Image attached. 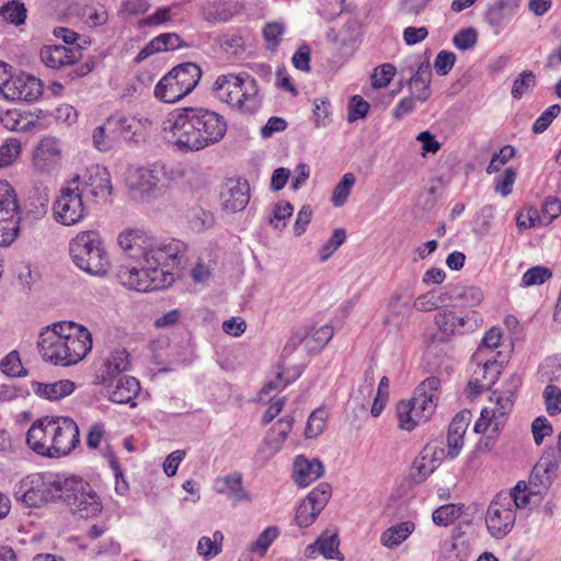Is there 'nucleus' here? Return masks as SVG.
<instances>
[{"label": "nucleus", "instance_id": "nucleus-62", "mask_svg": "<svg viewBox=\"0 0 561 561\" xmlns=\"http://www.w3.org/2000/svg\"><path fill=\"white\" fill-rule=\"evenodd\" d=\"M553 480L546 471L542 472V468L539 469V466L535 465L529 477V485L536 489V494H540L549 490Z\"/></svg>", "mask_w": 561, "mask_h": 561}, {"label": "nucleus", "instance_id": "nucleus-48", "mask_svg": "<svg viewBox=\"0 0 561 561\" xmlns=\"http://www.w3.org/2000/svg\"><path fill=\"white\" fill-rule=\"evenodd\" d=\"M461 513L462 506L445 504L433 512L432 519L435 525L447 527L459 518Z\"/></svg>", "mask_w": 561, "mask_h": 561}, {"label": "nucleus", "instance_id": "nucleus-37", "mask_svg": "<svg viewBox=\"0 0 561 561\" xmlns=\"http://www.w3.org/2000/svg\"><path fill=\"white\" fill-rule=\"evenodd\" d=\"M139 391L140 385L135 377H123L117 381L114 390L110 393V400L119 404L129 403L131 407H135L136 403L134 400Z\"/></svg>", "mask_w": 561, "mask_h": 561}, {"label": "nucleus", "instance_id": "nucleus-24", "mask_svg": "<svg viewBox=\"0 0 561 561\" xmlns=\"http://www.w3.org/2000/svg\"><path fill=\"white\" fill-rule=\"evenodd\" d=\"M471 556V547L465 535L454 529L449 540L440 547L438 561H468Z\"/></svg>", "mask_w": 561, "mask_h": 561}, {"label": "nucleus", "instance_id": "nucleus-13", "mask_svg": "<svg viewBox=\"0 0 561 561\" xmlns=\"http://www.w3.org/2000/svg\"><path fill=\"white\" fill-rule=\"evenodd\" d=\"M440 380L435 377H428L423 380L414 390L411 399L404 400L413 408L414 416L422 423L427 422L435 413L439 396Z\"/></svg>", "mask_w": 561, "mask_h": 561}, {"label": "nucleus", "instance_id": "nucleus-6", "mask_svg": "<svg viewBox=\"0 0 561 561\" xmlns=\"http://www.w3.org/2000/svg\"><path fill=\"white\" fill-rule=\"evenodd\" d=\"M216 96L245 113H255L262 104V96L256 81L245 75H222L214 83Z\"/></svg>", "mask_w": 561, "mask_h": 561}, {"label": "nucleus", "instance_id": "nucleus-1", "mask_svg": "<svg viewBox=\"0 0 561 561\" xmlns=\"http://www.w3.org/2000/svg\"><path fill=\"white\" fill-rule=\"evenodd\" d=\"M163 129L176 151L194 152L218 144L227 133V122L205 107H183L169 115Z\"/></svg>", "mask_w": 561, "mask_h": 561}, {"label": "nucleus", "instance_id": "nucleus-19", "mask_svg": "<svg viewBox=\"0 0 561 561\" xmlns=\"http://www.w3.org/2000/svg\"><path fill=\"white\" fill-rule=\"evenodd\" d=\"M61 159V145L56 137L47 136L39 140L33 152V167L39 172L53 171Z\"/></svg>", "mask_w": 561, "mask_h": 561}, {"label": "nucleus", "instance_id": "nucleus-23", "mask_svg": "<svg viewBox=\"0 0 561 561\" xmlns=\"http://www.w3.org/2000/svg\"><path fill=\"white\" fill-rule=\"evenodd\" d=\"M84 186L90 187V193L96 198H106L112 194V183L106 168L93 164L88 168L82 176Z\"/></svg>", "mask_w": 561, "mask_h": 561}, {"label": "nucleus", "instance_id": "nucleus-22", "mask_svg": "<svg viewBox=\"0 0 561 561\" xmlns=\"http://www.w3.org/2000/svg\"><path fill=\"white\" fill-rule=\"evenodd\" d=\"M522 385L519 375H512L505 386L503 392L493 391L490 398L492 412L497 419L504 422L505 416L512 411L514 405V398L517 389Z\"/></svg>", "mask_w": 561, "mask_h": 561}, {"label": "nucleus", "instance_id": "nucleus-14", "mask_svg": "<svg viewBox=\"0 0 561 561\" xmlns=\"http://www.w3.org/2000/svg\"><path fill=\"white\" fill-rule=\"evenodd\" d=\"M51 457L56 458L70 454L80 443V432L77 423L68 416H54Z\"/></svg>", "mask_w": 561, "mask_h": 561}, {"label": "nucleus", "instance_id": "nucleus-61", "mask_svg": "<svg viewBox=\"0 0 561 561\" xmlns=\"http://www.w3.org/2000/svg\"><path fill=\"white\" fill-rule=\"evenodd\" d=\"M325 427V412L323 410H314L309 416L305 430L307 438L318 437Z\"/></svg>", "mask_w": 561, "mask_h": 561}, {"label": "nucleus", "instance_id": "nucleus-20", "mask_svg": "<svg viewBox=\"0 0 561 561\" xmlns=\"http://www.w3.org/2000/svg\"><path fill=\"white\" fill-rule=\"evenodd\" d=\"M220 198L225 210L240 211L250 201L249 184L245 181L229 179L220 193Z\"/></svg>", "mask_w": 561, "mask_h": 561}, {"label": "nucleus", "instance_id": "nucleus-49", "mask_svg": "<svg viewBox=\"0 0 561 561\" xmlns=\"http://www.w3.org/2000/svg\"><path fill=\"white\" fill-rule=\"evenodd\" d=\"M397 419L399 428L407 432L413 431L422 423L421 420L414 416V411L410 403H407L404 400L399 401L397 404Z\"/></svg>", "mask_w": 561, "mask_h": 561}, {"label": "nucleus", "instance_id": "nucleus-9", "mask_svg": "<svg viewBox=\"0 0 561 561\" xmlns=\"http://www.w3.org/2000/svg\"><path fill=\"white\" fill-rule=\"evenodd\" d=\"M62 483L61 501L67 504L73 514L81 518H89L101 512L100 497L88 482L77 477H66Z\"/></svg>", "mask_w": 561, "mask_h": 561}, {"label": "nucleus", "instance_id": "nucleus-26", "mask_svg": "<svg viewBox=\"0 0 561 561\" xmlns=\"http://www.w3.org/2000/svg\"><path fill=\"white\" fill-rule=\"evenodd\" d=\"M323 473L324 467L319 459L309 460L305 456L296 457L294 461V479L299 486H308L321 478Z\"/></svg>", "mask_w": 561, "mask_h": 561}, {"label": "nucleus", "instance_id": "nucleus-16", "mask_svg": "<svg viewBox=\"0 0 561 561\" xmlns=\"http://www.w3.org/2000/svg\"><path fill=\"white\" fill-rule=\"evenodd\" d=\"M332 494L329 483L322 482L314 488L300 503L296 512V523L299 527L310 526L325 507Z\"/></svg>", "mask_w": 561, "mask_h": 561}, {"label": "nucleus", "instance_id": "nucleus-40", "mask_svg": "<svg viewBox=\"0 0 561 561\" xmlns=\"http://www.w3.org/2000/svg\"><path fill=\"white\" fill-rule=\"evenodd\" d=\"M453 301H460L465 308L478 307L484 299V294L477 286L450 285Z\"/></svg>", "mask_w": 561, "mask_h": 561}, {"label": "nucleus", "instance_id": "nucleus-45", "mask_svg": "<svg viewBox=\"0 0 561 561\" xmlns=\"http://www.w3.org/2000/svg\"><path fill=\"white\" fill-rule=\"evenodd\" d=\"M0 15L5 22L19 26L25 23L26 8L24 3L11 0L1 7Z\"/></svg>", "mask_w": 561, "mask_h": 561}, {"label": "nucleus", "instance_id": "nucleus-53", "mask_svg": "<svg viewBox=\"0 0 561 561\" xmlns=\"http://www.w3.org/2000/svg\"><path fill=\"white\" fill-rule=\"evenodd\" d=\"M20 217L0 219V245H10L19 236Z\"/></svg>", "mask_w": 561, "mask_h": 561}, {"label": "nucleus", "instance_id": "nucleus-42", "mask_svg": "<svg viewBox=\"0 0 561 561\" xmlns=\"http://www.w3.org/2000/svg\"><path fill=\"white\" fill-rule=\"evenodd\" d=\"M359 42V25L356 21H348L340 30V38L337 43V50L342 56L351 57L356 50Z\"/></svg>", "mask_w": 561, "mask_h": 561}, {"label": "nucleus", "instance_id": "nucleus-32", "mask_svg": "<svg viewBox=\"0 0 561 561\" xmlns=\"http://www.w3.org/2000/svg\"><path fill=\"white\" fill-rule=\"evenodd\" d=\"M450 285L440 289H432L425 294L420 295L415 301L414 307L422 312L433 310H442L447 308L448 302H451Z\"/></svg>", "mask_w": 561, "mask_h": 561}, {"label": "nucleus", "instance_id": "nucleus-7", "mask_svg": "<svg viewBox=\"0 0 561 561\" xmlns=\"http://www.w3.org/2000/svg\"><path fill=\"white\" fill-rule=\"evenodd\" d=\"M66 476L31 474L15 488V497L28 507H39L48 502L61 501Z\"/></svg>", "mask_w": 561, "mask_h": 561}, {"label": "nucleus", "instance_id": "nucleus-43", "mask_svg": "<svg viewBox=\"0 0 561 561\" xmlns=\"http://www.w3.org/2000/svg\"><path fill=\"white\" fill-rule=\"evenodd\" d=\"M340 540L336 533H323L313 545L308 546V550L318 549L327 559L344 560V556L339 550Z\"/></svg>", "mask_w": 561, "mask_h": 561}, {"label": "nucleus", "instance_id": "nucleus-18", "mask_svg": "<svg viewBox=\"0 0 561 561\" xmlns=\"http://www.w3.org/2000/svg\"><path fill=\"white\" fill-rule=\"evenodd\" d=\"M54 416H45L36 420L26 433L27 446L37 455L51 457Z\"/></svg>", "mask_w": 561, "mask_h": 561}, {"label": "nucleus", "instance_id": "nucleus-27", "mask_svg": "<svg viewBox=\"0 0 561 561\" xmlns=\"http://www.w3.org/2000/svg\"><path fill=\"white\" fill-rule=\"evenodd\" d=\"M185 46L181 36L176 33H164L152 38L137 55L136 61L140 62L152 54L175 50Z\"/></svg>", "mask_w": 561, "mask_h": 561}, {"label": "nucleus", "instance_id": "nucleus-63", "mask_svg": "<svg viewBox=\"0 0 561 561\" xmlns=\"http://www.w3.org/2000/svg\"><path fill=\"white\" fill-rule=\"evenodd\" d=\"M396 75V67L391 64H383L376 68L371 75V85L375 89L387 87Z\"/></svg>", "mask_w": 561, "mask_h": 561}, {"label": "nucleus", "instance_id": "nucleus-2", "mask_svg": "<svg viewBox=\"0 0 561 561\" xmlns=\"http://www.w3.org/2000/svg\"><path fill=\"white\" fill-rule=\"evenodd\" d=\"M92 348V334L75 322H56L39 333L37 350L55 366L68 367L82 360Z\"/></svg>", "mask_w": 561, "mask_h": 561}, {"label": "nucleus", "instance_id": "nucleus-54", "mask_svg": "<svg viewBox=\"0 0 561 561\" xmlns=\"http://www.w3.org/2000/svg\"><path fill=\"white\" fill-rule=\"evenodd\" d=\"M21 142L16 138H9L0 147V168L11 165L21 154Z\"/></svg>", "mask_w": 561, "mask_h": 561}, {"label": "nucleus", "instance_id": "nucleus-30", "mask_svg": "<svg viewBox=\"0 0 561 561\" xmlns=\"http://www.w3.org/2000/svg\"><path fill=\"white\" fill-rule=\"evenodd\" d=\"M43 64L51 69H59L77 60V51L62 45L44 46L39 53Z\"/></svg>", "mask_w": 561, "mask_h": 561}, {"label": "nucleus", "instance_id": "nucleus-64", "mask_svg": "<svg viewBox=\"0 0 561 561\" xmlns=\"http://www.w3.org/2000/svg\"><path fill=\"white\" fill-rule=\"evenodd\" d=\"M190 224L194 230L202 231L213 226L214 216L210 211L195 207L191 210Z\"/></svg>", "mask_w": 561, "mask_h": 561}, {"label": "nucleus", "instance_id": "nucleus-21", "mask_svg": "<svg viewBox=\"0 0 561 561\" xmlns=\"http://www.w3.org/2000/svg\"><path fill=\"white\" fill-rule=\"evenodd\" d=\"M153 122L147 115H124L115 121L121 135L127 141L139 142L145 138Z\"/></svg>", "mask_w": 561, "mask_h": 561}, {"label": "nucleus", "instance_id": "nucleus-28", "mask_svg": "<svg viewBox=\"0 0 561 561\" xmlns=\"http://www.w3.org/2000/svg\"><path fill=\"white\" fill-rule=\"evenodd\" d=\"M129 368V354L125 348L113 350L96 376L100 383H105Z\"/></svg>", "mask_w": 561, "mask_h": 561}, {"label": "nucleus", "instance_id": "nucleus-58", "mask_svg": "<svg viewBox=\"0 0 561 561\" xmlns=\"http://www.w3.org/2000/svg\"><path fill=\"white\" fill-rule=\"evenodd\" d=\"M285 27L282 23L278 22H270L266 23L263 27V37L266 42V47L271 50H275L280 44L282 36L284 34Z\"/></svg>", "mask_w": 561, "mask_h": 561}, {"label": "nucleus", "instance_id": "nucleus-57", "mask_svg": "<svg viewBox=\"0 0 561 561\" xmlns=\"http://www.w3.org/2000/svg\"><path fill=\"white\" fill-rule=\"evenodd\" d=\"M536 84V76L531 70L523 71L513 82L512 96L522 99V96Z\"/></svg>", "mask_w": 561, "mask_h": 561}, {"label": "nucleus", "instance_id": "nucleus-41", "mask_svg": "<svg viewBox=\"0 0 561 561\" xmlns=\"http://www.w3.org/2000/svg\"><path fill=\"white\" fill-rule=\"evenodd\" d=\"M479 373H490L488 381H481L480 377L476 376L468 383L469 397H477L483 390L490 389L499 378L500 365L496 360H486L482 367H479Z\"/></svg>", "mask_w": 561, "mask_h": 561}, {"label": "nucleus", "instance_id": "nucleus-5", "mask_svg": "<svg viewBox=\"0 0 561 561\" xmlns=\"http://www.w3.org/2000/svg\"><path fill=\"white\" fill-rule=\"evenodd\" d=\"M117 242L123 253L135 261L157 255L179 257L185 250L184 243L180 240L160 241L150 233L134 228L123 230L118 234Z\"/></svg>", "mask_w": 561, "mask_h": 561}, {"label": "nucleus", "instance_id": "nucleus-10", "mask_svg": "<svg viewBox=\"0 0 561 561\" xmlns=\"http://www.w3.org/2000/svg\"><path fill=\"white\" fill-rule=\"evenodd\" d=\"M80 181V175L72 178L69 186L60 190L53 204V217L64 226H75L81 222L88 215V208L82 199V192L78 186Z\"/></svg>", "mask_w": 561, "mask_h": 561}, {"label": "nucleus", "instance_id": "nucleus-39", "mask_svg": "<svg viewBox=\"0 0 561 561\" xmlns=\"http://www.w3.org/2000/svg\"><path fill=\"white\" fill-rule=\"evenodd\" d=\"M432 72L428 62H423L417 67L416 72L408 80L412 92L417 101L424 102L431 95L430 82Z\"/></svg>", "mask_w": 561, "mask_h": 561}, {"label": "nucleus", "instance_id": "nucleus-47", "mask_svg": "<svg viewBox=\"0 0 561 561\" xmlns=\"http://www.w3.org/2000/svg\"><path fill=\"white\" fill-rule=\"evenodd\" d=\"M224 535L215 531L213 537L203 536L197 543V552L206 559L216 557L221 551Z\"/></svg>", "mask_w": 561, "mask_h": 561}, {"label": "nucleus", "instance_id": "nucleus-33", "mask_svg": "<svg viewBox=\"0 0 561 561\" xmlns=\"http://www.w3.org/2000/svg\"><path fill=\"white\" fill-rule=\"evenodd\" d=\"M333 327L325 324L314 330L312 336L309 337L308 332H297L291 339L289 344L286 345V350L290 346L295 348L298 344L306 342V346L311 350L323 348L333 337Z\"/></svg>", "mask_w": 561, "mask_h": 561}, {"label": "nucleus", "instance_id": "nucleus-59", "mask_svg": "<svg viewBox=\"0 0 561 561\" xmlns=\"http://www.w3.org/2000/svg\"><path fill=\"white\" fill-rule=\"evenodd\" d=\"M490 426H493V431L497 432L503 426V421L496 417L491 408L482 409L479 420L474 424L476 433H483Z\"/></svg>", "mask_w": 561, "mask_h": 561}, {"label": "nucleus", "instance_id": "nucleus-50", "mask_svg": "<svg viewBox=\"0 0 561 561\" xmlns=\"http://www.w3.org/2000/svg\"><path fill=\"white\" fill-rule=\"evenodd\" d=\"M346 231L343 228L333 230L331 238L319 250V257L321 262L328 261L333 253L345 242Z\"/></svg>", "mask_w": 561, "mask_h": 561}, {"label": "nucleus", "instance_id": "nucleus-51", "mask_svg": "<svg viewBox=\"0 0 561 561\" xmlns=\"http://www.w3.org/2000/svg\"><path fill=\"white\" fill-rule=\"evenodd\" d=\"M511 496V507L515 508H525L530 503V495L536 494L535 490L529 491V486L524 481H519L511 491H506Z\"/></svg>", "mask_w": 561, "mask_h": 561}, {"label": "nucleus", "instance_id": "nucleus-46", "mask_svg": "<svg viewBox=\"0 0 561 561\" xmlns=\"http://www.w3.org/2000/svg\"><path fill=\"white\" fill-rule=\"evenodd\" d=\"M356 178L353 173H345L341 181L334 186L331 195V202L335 207L343 206L355 185Z\"/></svg>", "mask_w": 561, "mask_h": 561}, {"label": "nucleus", "instance_id": "nucleus-60", "mask_svg": "<svg viewBox=\"0 0 561 561\" xmlns=\"http://www.w3.org/2000/svg\"><path fill=\"white\" fill-rule=\"evenodd\" d=\"M546 410L553 416L561 412V389L554 385H548L543 390Z\"/></svg>", "mask_w": 561, "mask_h": 561}, {"label": "nucleus", "instance_id": "nucleus-25", "mask_svg": "<svg viewBox=\"0 0 561 561\" xmlns=\"http://www.w3.org/2000/svg\"><path fill=\"white\" fill-rule=\"evenodd\" d=\"M5 88L11 91L12 99H18L25 102L36 101L43 93L42 81L35 77L27 76L25 78L18 77L5 84Z\"/></svg>", "mask_w": 561, "mask_h": 561}, {"label": "nucleus", "instance_id": "nucleus-3", "mask_svg": "<svg viewBox=\"0 0 561 561\" xmlns=\"http://www.w3.org/2000/svg\"><path fill=\"white\" fill-rule=\"evenodd\" d=\"M178 257L151 256L137 261L138 266H121L117 272L119 282L137 291H153L169 287L174 282V275L169 271Z\"/></svg>", "mask_w": 561, "mask_h": 561}, {"label": "nucleus", "instance_id": "nucleus-55", "mask_svg": "<svg viewBox=\"0 0 561 561\" xmlns=\"http://www.w3.org/2000/svg\"><path fill=\"white\" fill-rule=\"evenodd\" d=\"M552 277V272L545 266H534L527 270L522 277V287L541 285Z\"/></svg>", "mask_w": 561, "mask_h": 561}, {"label": "nucleus", "instance_id": "nucleus-17", "mask_svg": "<svg viewBox=\"0 0 561 561\" xmlns=\"http://www.w3.org/2000/svg\"><path fill=\"white\" fill-rule=\"evenodd\" d=\"M293 424L294 416L285 415L268 430L256 453V460L261 465H265L280 450L293 428Z\"/></svg>", "mask_w": 561, "mask_h": 561}, {"label": "nucleus", "instance_id": "nucleus-31", "mask_svg": "<svg viewBox=\"0 0 561 561\" xmlns=\"http://www.w3.org/2000/svg\"><path fill=\"white\" fill-rule=\"evenodd\" d=\"M435 454L436 451L432 447L426 446L414 459L410 472L414 483L420 484L424 482L434 472L438 466Z\"/></svg>", "mask_w": 561, "mask_h": 561}, {"label": "nucleus", "instance_id": "nucleus-44", "mask_svg": "<svg viewBox=\"0 0 561 561\" xmlns=\"http://www.w3.org/2000/svg\"><path fill=\"white\" fill-rule=\"evenodd\" d=\"M20 217L14 190L8 182H0V219Z\"/></svg>", "mask_w": 561, "mask_h": 561}, {"label": "nucleus", "instance_id": "nucleus-11", "mask_svg": "<svg viewBox=\"0 0 561 561\" xmlns=\"http://www.w3.org/2000/svg\"><path fill=\"white\" fill-rule=\"evenodd\" d=\"M163 174L164 164L160 162L147 168H130L126 172L125 184L134 199H149L158 191Z\"/></svg>", "mask_w": 561, "mask_h": 561}, {"label": "nucleus", "instance_id": "nucleus-8", "mask_svg": "<svg viewBox=\"0 0 561 561\" xmlns=\"http://www.w3.org/2000/svg\"><path fill=\"white\" fill-rule=\"evenodd\" d=\"M202 78L195 62H184L172 68L154 88V96L164 103H175L190 94Z\"/></svg>", "mask_w": 561, "mask_h": 561}, {"label": "nucleus", "instance_id": "nucleus-4", "mask_svg": "<svg viewBox=\"0 0 561 561\" xmlns=\"http://www.w3.org/2000/svg\"><path fill=\"white\" fill-rule=\"evenodd\" d=\"M72 263L83 273L104 277L111 270V260L104 240L96 230L77 233L68 247Z\"/></svg>", "mask_w": 561, "mask_h": 561}, {"label": "nucleus", "instance_id": "nucleus-35", "mask_svg": "<svg viewBox=\"0 0 561 561\" xmlns=\"http://www.w3.org/2000/svg\"><path fill=\"white\" fill-rule=\"evenodd\" d=\"M215 490L219 494H224L233 503L250 500L248 493L242 486V477L240 473H231L215 480Z\"/></svg>", "mask_w": 561, "mask_h": 561}, {"label": "nucleus", "instance_id": "nucleus-29", "mask_svg": "<svg viewBox=\"0 0 561 561\" xmlns=\"http://www.w3.org/2000/svg\"><path fill=\"white\" fill-rule=\"evenodd\" d=\"M75 382L69 379H61L55 382L33 381L31 383L32 391L39 398L57 401L71 394L75 390Z\"/></svg>", "mask_w": 561, "mask_h": 561}, {"label": "nucleus", "instance_id": "nucleus-15", "mask_svg": "<svg viewBox=\"0 0 561 561\" xmlns=\"http://www.w3.org/2000/svg\"><path fill=\"white\" fill-rule=\"evenodd\" d=\"M451 307L439 310L434 317V322L443 335L449 337L465 334L479 325L480 319L476 312L461 316L455 312L457 304Z\"/></svg>", "mask_w": 561, "mask_h": 561}, {"label": "nucleus", "instance_id": "nucleus-12", "mask_svg": "<svg viewBox=\"0 0 561 561\" xmlns=\"http://www.w3.org/2000/svg\"><path fill=\"white\" fill-rule=\"evenodd\" d=\"M511 500L507 492H500L488 506L485 525L489 534L495 539L507 536L515 525L516 513L511 507Z\"/></svg>", "mask_w": 561, "mask_h": 561}, {"label": "nucleus", "instance_id": "nucleus-56", "mask_svg": "<svg viewBox=\"0 0 561 561\" xmlns=\"http://www.w3.org/2000/svg\"><path fill=\"white\" fill-rule=\"evenodd\" d=\"M3 374L11 377H20L26 375L25 368L22 366L20 355L16 351L10 352L0 363Z\"/></svg>", "mask_w": 561, "mask_h": 561}, {"label": "nucleus", "instance_id": "nucleus-38", "mask_svg": "<svg viewBox=\"0 0 561 561\" xmlns=\"http://www.w3.org/2000/svg\"><path fill=\"white\" fill-rule=\"evenodd\" d=\"M237 13V4L231 0H218L204 7L203 16L210 23H224Z\"/></svg>", "mask_w": 561, "mask_h": 561}, {"label": "nucleus", "instance_id": "nucleus-52", "mask_svg": "<svg viewBox=\"0 0 561 561\" xmlns=\"http://www.w3.org/2000/svg\"><path fill=\"white\" fill-rule=\"evenodd\" d=\"M560 462V453L556 450V448L553 447H547L536 465L539 466V469L542 468V472L546 471L549 476H551L554 479Z\"/></svg>", "mask_w": 561, "mask_h": 561}, {"label": "nucleus", "instance_id": "nucleus-36", "mask_svg": "<svg viewBox=\"0 0 561 561\" xmlns=\"http://www.w3.org/2000/svg\"><path fill=\"white\" fill-rule=\"evenodd\" d=\"M414 530L415 524L411 520L398 523L382 531L380 543L388 549H394L404 542Z\"/></svg>", "mask_w": 561, "mask_h": 561}, {"label": "nucleus", "instance_id": "nucleus-34", "mask_svg": "<svg viewBox=\"0 0 561 561\" xmlns=\"http://www.w3.org/2000/svg\"><path fill=\"white\" fill-rule=\"evenodd\" d=\"M520 0H495L485 11V21L492 27L502 26L512 18L519 7Z\"/></svg>", "mask_w": 561, "mask_h": 561}]
</instances>
